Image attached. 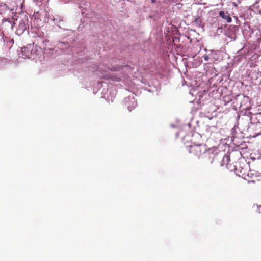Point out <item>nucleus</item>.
Here are the masks:
<instances>
[{
  "label": "nucleus",
  "mask_w": 261,
  "mask_h": 261,
  "mask_svg": "<svg viewBox=\"0 0 261 261\" xmlns=\"http://www.w3.org/2000/svg\"><path fill=\"white\" fill-rule=\"evenodd\" d=\"M189 152L192 156L199 158L203 153L206 151V148L205 145L192 144L189 146Z\"/></svg>",
  "instance_id": "1"
},
{
  "label": "nucleus",
  "mask_w": 261,
  "mask_h": 261,
  "mask_svg": "<svg viewBox=\"0 0 261 261\" xmlns=\"http://www.w3.org/2000/svg\"><path fill=\"white\" fill-rule=\"evenodd\" d=\"M219 15L222 18L225 19L227 22L230 23L231 22L232 19L228 13H225L224 11H221L219 12Z\"/></svg>",
  "instance_id": "2"
},
{
  "label": "nucleus",
  "mask_w": 261,
  "mask_h": 261,
  "mask_svg": "<svg viewBox=\"0 0 261 261\" xmlns=\"http://www.w3.org/2000/svg\"><path fill=\"white\" fill-rule=\"evenodd\" d=\"M203 58L205 61H207L208 60L209 57L207 55H204Z\"/></svg>",
  "instance_id": "4"
},
{
  "label": "nucleus",
  "mask_w": 261,
  "mask_h": 261,
  "mask_svg": "<svg viewBox=\"0 0 261 261\" xmlns=\"http://www.w3.org/2000/svg\"><path fill=\"white\" fill-rule=\"evenodd\" d=\"M118 67H113V68H111V69H110V70L111 71H117L118 70Z\"/></svg>",
  "instance_id": "3"
}]
</instances>
